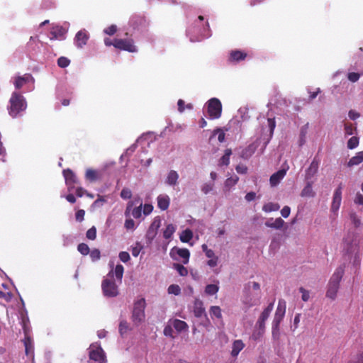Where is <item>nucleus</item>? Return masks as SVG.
<instances>
[{"mask_svg": "<svg viewBox=\"0 0 363 363\" xmlns=\"http://www.w3.org/2000/svg\"><path fill=\"white\" fill-rule=\"evenodd\" d=\"M26 108L27 102L25 97L21 93L13 92L9 99V107L8 108L9 115L16 118Z\"/></svg>", "mask_w": 363, "mask_h": 363, "instance_id": "nucleus-1", "label": "nucleus"}, {"mask_svg": "<svg viewBox=\"0 0 363 363\" xmlns=\"http://www.w3.org/2000/svg\"><path fill=\"white\" fill-rule=\"evenodd\" d=\"M344 251L347 255H354L353 264L360 265L359 247V244L354 242L352 238H347L344 240Z\"/></svg>", "mask_w": 363, "mask_h": 363, "instance_id": "nucleus-2", "label": "nucleus"}, {"mask_svg": "<svg viewBox=\"0 0 363 363\" xmlns=\"http://www.w3.org/2000/svg\"><path fill=\"white\" fill-rule=\"evenodd\" d=\"M146 306L145 299L141 298L134 303L132 313V320L135 325H138L145 319V308Z\"/></svg>", "mask_w": 363, "mask_h": 363, "instance_id": "nucleus-3", "label": "nucleus"}, {"mask_svg": "<svg viewBox=\"0 0 363 363\" xmlns=\"http://www.w3.org/2000/svg\"><path fill=\"white\" fill-rule=\"evenodd\" d=\"M111 279L106 278L102 281L101 289L103 294L106 297H116L118 294V289L113 279V274L111 272L108 274Z\"/></svg>", "mask_w": 363, "mask_h": 363, "instance_id": "nucleus-4", "label": "nucleus"}, {"mask_svg": "<svg viewBox=\"0 0 363 363\" xmlns=\"http://www.w3.org/2000/svg\"><path fill=\"white\" fill-rule=\"evenodd\" d=\"M206 109L210 119H218L222 114V104L218 99L212 98L207 101Z\"/></svg>", "mask_w": 363, "mask_h": 363, "instance_id": "nucleus-5", "label": "nucleus"}, {"mask_svg": "<svg viewBox=\"0 0 363 363\" xmlns=\"http://www.w3.org/2000/svg\"><path fill=\"white\" fill-rule=\"evenodd\" d=\"M286 308V303L284 299H279L278 302V306L274 314V320L272 322V332L273 334L275 331H279V325L281 322L282 321Z\"/></svg>", "mask_w": 363, "mask_h": 363, "instance_id": "nucleus-6", "label": "nucleus"}, {"mask_svg": "<svg viewBox=\"0 0 363 363\" xmlns=\"http://www.w3.org/2000/svg\"><path fill=\"white\" fill-rule=\"evenodd\" d=\"M113 46L117 49L129 52H136L138 51L137 47L135 45L134 40L132 38H116L113 40Z\"/></svg>", "mask_w": 363, "mask_h": 363, "instance_id": "nucleus-7", "label": "nucleus"}, {"mask_svg": "<svg viewBox=\"0 0 363 363\" xmlns=\"http://www.w3.org/2000/svg\"><path fill=\"white\" fill-rule=\"evenodd\" d=\"M194 314L196 318H201L204 316L206 318V324L204 325H208L210 324V321L207 317L206 313L205 308L203 307V303L202 301L199 299H196L194 303Z\"/></svg>", "mask_w": 363, "mask_h": 363, "instance_id": "nucleus-8", "label": "nucleus"}, {"mask_svg": "<svg viewBox=\"0 0 363 363\" xmlns=\"http://www.w3.org/2000/svg\"><path fill=\"white\" fill-rule=\"evenodd\" d=\"M89 39V34L88 31L85 29H82L77 33L74 41L75 45L78 48H82L85 45H86Z\"/></svg>", "mask_w": 363, "mask_h": 363, "instance_id": "nucleus-9", "label": "nucleus"}, {"mask_svg": "<svg viewBox=\"0 0 363 363\" xmlns=\"http://www.w3.org/2000/svg\"><path fill=\"white\" fill-rule=\"evenodd\" d=\"M175 254L182 259V262L184 264H186L189 262L190 252L188 249L174 247L172 249L170 252V255L174 259H177V258L174 257Z\"/></svg>", "mask_w": 363, "mask_h": 363, "instance_id": "nucleus-10", "label": "nucleus"}, {"mask_svg": "<svg viewBox=\"0 0 363 363\" xmlns=\"http://www.w3.org/2000/svg\"><path fill=\"white\" fill-rule=\"evenodd\" d=\"M89 356L91 359L100 362H102L105 359L104 352L99 346L91 345Z\"/></svg>", "mask_w": 363, "mask_h": 363, "instance_id": "nucleus-11", "label": "nucleus"}, {"mask_svg": "<svg viewBox=\"0 0 363 363\" xmlns=\"http://www.w3.org/2000/svg\"><path fill=\"white\" fill-rule=\"evenodd\" d=\"M63 175L69 190L70 191L74 189V184L78 183L75 174L70 169H67L63 170Z\"/></svg>", "mask_w": 363, "mask_h": 363, "instance_id": "nucleus-12", "label": "nucleus"}, {"mask_svg": "<svg viewBox=\"0 0 363 363\" xmlns=\"http://www.w3.org/2000/svg\"><path fill=\"white\" fill-rule=\"evenodd\" d=\"M342 201V184L339 185V186L335 189L334 194L333 202L331 204V211L333 212L337 211L341 204Z\"/></svg>", "mask_w": 363, "mask_h": 363, "instance_id": "nucleus-13", "label": "nucleus"}, {"mask_svg": "<svg viewBox=\"0 0 363 363\" xmlns=\"http://www.w3.org/2000/svg\"><path fill=\"white\" fill-rule=\"evenodd\" d=\"M133 202L129 201L127 204V207H126V209L125 211V216L129 217L130 213L131 212V214L133 216V218H140L141 215H142V206H143L142 203H140L139 206L135 207L134 208H133Z\"/></svg>", "mask_w": 363, "mask_h": 363, "instance_id": "nucleus-14", "label": "nucleus"}, {"mask_svg": "<svg viewBox=\"0 0 363 363\" xmlns=\"http://www.w3.org/2000/svg\"><path fill=\"white\" fill-rule=\"evenodd\" d=\"M34 78L30 74H25L23 76H18L15 79L14 86L16 89H20L26 84L34 83Z\"/></svg>", "mask_w": 363, "mask_h": 363, "instance_id": "nucleus-15", "label": "nucleus"}, {"mask_svg": "<svg viewBox=\"0 0 363 363\" xmlns=\"http://www.w3.org/2000/svg\"><path fill=\"white\" fill-rule=\"evenodd\" d=\"M320 161L315 157L311 162L309 167L306 171L305 179L306 180L311 179L318 172Z\"/></svg>", "mask_w": 363, "mask_h": 363, "instance_id": "nucleus-16", "label": "nucleus"}, {"mask_svg": "<svg viewBox=\"0 0 363 363\" xmlns=\"http://www.w3.org/2000/svg\"><path fill=\"white\" fill-rule=\"evenodd\" d=\"M287 169H282L274 173L269 179L270 184L272 186L278 185L281 180L285 177Z\"/></svg>", "mask_w": 363, "mask_h": 363, "instance_id": "nucleus-17", "label": "nucleus"}, {"mask_svg": "<svg viewBox=\"0 0 363 363\" xmlns=\"http://www.w3.org/2000/svg\"><path fill=\"white\" fill-rule=\"evenodd\" d=\"M345 273V267L340 266L337 267L332 275L329 282L340 286V281Z\"/></svg>", "mask_w": 363, "mask_h": 363, "instance_id": "nucleus-18", "label": "nucleus"}, {"mask_svg": "<svg viewBox=\"0 0 363 363\" xmlns=\"http://www.w3.org/2000/svg\"><path fill=\"white\" fill-rule=\"evenodd\" d=\"M247 57V53L240 50H232L230 53L229 61L230 62L244 60Z\"/></svg>", "mask_w": 363, "mask_h": 363, "instance_id": "nucleus-19", "label": "nucleus"}, {"mask_svg": "<svg viewBox=\"0 0 363 363\" xmlns=\"http://www.w3.org/2000/svg\"><path fill=\"white\" fill-rule=\"evenodd\" d=\"M65 34V30L62 26H55L52 28L50 33V40H56L62 38Z\"/></svg>", "mask_w": 363, "mask_h": 363, "instance_id": "nucleus-20", "label": "nucleus"}, {"mask_svg": "<svg viewBox=\"0 0 363 363\" xmlns=\"http://www.w3.org/2000/svg\"><path fill=\"white\" fill-rule=\"evenodd\" d=\"M157 206L162 211H165L169 208L170 199L167 195H160L157 196Z\"/></svg>", "mask_w": 363, "mask_h": 363, "instance_id": "nucleus-21", "label": "nucleus"}, {"mask_svg": "<svg viewBox=\"0 0 363 363\" xmlns=\"http://www.w3.org/2000/svg\"><path fill=\"white\" fill-rule=\"evenodd\" d=\"M245 347V344L241 340H236L233 342L231 356L236 357L240 352Z\"/></svg>", "mask_w": 363, "mask_h": 363, "instance_id": "nucleus-22", "label": "nucleus"}, {"mask_svg": "<svg viewBox=\"0 0 363 363\" xmlns=\"http://www.w3.org/2000/svg\"><path fill=\"white\" fill-rule=\"evenodd\" d=\"M339 285L328 283L326 296L332 300L335 299L339 289Z\"/></svg>", "mask_w": 363, "mask_h": 363, "instance_id": "nucleus-23", "label": "nucleus"}, {"mask_svg": "<svg viewBox=\"0 0 363 363\" xmlns=\"http://www.w3.org/2000/svg\"><path fill=\"white\" fill-rule=\"evenodd\" d=\"M363 162V151H360L356 153V155L350 159L347 162L348 167H352L359 165Z\"/></svg>", "mask_w": 363, "mask_h": 363, "instance_id": "nucleus-24", "label": "nucleus"}, {"mask_svg": "<svg viewBox=\"0 0 363 363\" xmlns=\"http://www.w3.org/2000/svg\"><path fill=\"white\" fill-rule=\"evenodd\" d=\"M179 179L178 173L174 170H171L167 177L166 183L170 186H174Z\"/></svg>", "mask_w": 363, "mask_h": 363, "instance_id": "nucleus-25", "label": "nucleus"}, {"mask_svg": "<svg viewBox=\"0 0 363 363\" xmlns=\"http://www.w3.org/2000/svg\"><path fill=\"white\" fill-rule=\"evenodd\" d=\"M232 155L231 149H226L224 155L219 160V166H228L230 164V157Z\"/></svg>", "mask_w": 363, "mask_h": 363, "instance_id": "nucleus-26", "label": "nucleus"}, {"mask_svg": "<svg viewBox=\"0 0 363 363\" xmlns=\"http://www.w3.org/2000/svg\"><path fill=\"white\" fill-rule=\"evenodd\" d=\"M301 196L302 197H313L315 196L312 188V182H308L306 184V186L301 191Z\"/></svg>", "mask_w": 363, "mask_h": 363, "instance_id": "nucleus-27", "label": "nucleus"}, {"mask_svg": "<svg viewBox=\"0 0 363 363\" xmlns=\"http://www.w3.org/2000/svg\"><path fill=\"white\" fill-rule=\"evenodd\" d=\"M172 325L174 328V329L179 333L186 330L188 328V325L186 324V323L179 319L174 320Z\"/></svg>", "mask_w": 363, "mask_h": 363, "instance_id": "nucleus-28", "label": "nucleus"}, {"mask_svg": "<svg viewBox=\"0 0 363 363\" xmlns=\"http://www.w3.org/2000/svg\"><path fill=\"white\" fill-rule=\"evenodd\" d=\"M193 238V232L187 228L182 231L179 236V239L182 242H189Z\"/></svg>", "mask_w": 363, "mask_h": 363, "instance_id": "nucleus-29", "label": "nucleus"}, {"mask_svg": "<svg viewBox=\"0 0 363 363\" xmlns=\"http://www.w3.org/2000/svg\"><path fill=\"white\" fill-rule=\"evenodd\" d=\"M255 148L252 145H248L242 151L241 157L245 160L250 158L255 152Z\"/></svg>", "mask_w": 363, "mask_h": 363, "instance_id": "nucleus-30", "label": "nucleus"}, {"mask_svg": "<svg viewBox=\"0 0 363 363\" xmlns=\"http://www.w3.org/2000/svg\"><path fill=\"white\" fill-rule=\"evenodd\" d=\"M273 308H274V303H270L268 306L262 311V313H261L260 316H259V319L262 320H264L266 321L267 320V318H269L271 312L273 310Z\"/></svg>", "mask_w": 363, "mask_h": 363, "instance_id": "nucleus-31", "label": "nucleus"}, {"mask_svg": "<svg viewBox=\"0 0 363 363\" xmlns=\"http://www.w3.org/2000/svg\"><path fill=\"white\" fill-rule=\"evenodd\" d=\"M279 208L280 206L278 203L269 202L263 206L262 210L264 212H272L278 211Z\"/></svg>", "mask_w": 363, "mask_h": 363, "instance_id": "nucleus-32", "label": "nucleus"}, {"mask_svg": "<svg viewBox=\"0 0 363 363\" xmlns=\"http://www.w3.org/2000/svg\"><path fill=\"white\" fill-rule=\"evenodd\" d=\"M111 272L113 273V274H115L118 280L121 281L124 272V267L122 264H118L116 266L114 272H113L112 271Z\"/></svg>", "mask_w": 363, "mask_h": 363, "instance_id": "nucleus-33", "label": "nucleus"}, {"mask_svg": "<svg viewBox=\"0 0 363 363\" xmlns=\"http://www.w3.org/2000/svg\"><path fill=\"white\" fill-rule=\"evenodd\" d=\"M219 290V286L216 284H208L205 288V293L207 295H215Z\"/></svg>", "mask_w": 363, "mask_h": 363, "instance_id": "nucleus-34", "label": "nucleus"}, {"mask_svg": "<svg viewBox=\"0 0 363 363\" xmlns=\"http://www.w3.org/2000/svg\"><path fill=\"white\" fill-rule=\"evenodd\" d=\"M209 312L211 318L216 317L219 319L222 318L221 309L219 306H211Z\"/></svg>", "mask_w": 363, "mask_h": 363, "instance_id": "nucleus-35", "label": "nucleus"}, {"mask_svg": "<svg viewBox=\"0 0 363 363\" xmlns=\"http://www.w3.org/2000/svg\"><path fill=\"white\" fill-rule=\"evenodd\" d=\"M175 231V228L172 224L167 225L165 230L163 232V236L165 239H169Z\"/></svg>", "mask_w": 363, "mask_h": 363, "instance_id": "nucleus-36", "label": "nucleus"}, {"mask_svg": "<svg viewBox=\"0 0 363 363\" xmlns=\"http://www.w3.org/2000/svg\"><path fill=\"white\" fill-rule=\"evenodd\" d=\"M85 177L91 182L96 181L98 177L97 172L96 170L89 169L86 172Z\"/></svg>", "mask_w": 363, "mask_h": 363, "instance_id": "nucleus-37", "label": "nucleus"}, {"mask_svg": "<svg viewBox=\"0 0 363 363\" xmlns=\"http://www.w3.org/2000/svg\"><path fill=\"white\" fill-rule=\"evenodd\" d=\"M174 269H175L181 276H186L188 274L187 269L181 264L174 263L173 264Z\"/></svg>", "mask_w": 363, "mask_h": 363, "instance_id": "nucleus-38", "label": "nucleus"}, {"mask_svg": "<svg viewBox=\"0 0 363 363\" xmlns=\"http://www.w3.org/2000/svg\"><path fill=\"white\" fill-rule=\"evenodd\" d=\"M24 346L26 350V354L29 355L33 353V345L31 342V339L30 337H26L24 339Z\"/></svg>", "mask_w": 363, "mask_h": 363, "instance_id": "nucleus-39", "label": "nucleus"}, {"mask_svg": "<svg viewBox=\"0 0 363 363\" xmlns=\"http://www.w3.org/2000/svg\"><path fill=\"white\" fill-rule=\"evenodd\" d=\"M77 250L82 255H89L90 252V249L86 243H80L77 246Z\"/></svg>", "mask_w": 363, "mask_h": 363, "instance_id": "nucleus-40", "label": "nucleus"}, {"mask_svg": "<svg viewBox=\"0 0 363 363\" xmlns=\"http://www.w3.org/2000/svg\"><path fill=\"white\" fill-rule=\"evenodd\" d=\"M129 330L128 323L126 320H121L119 324V333L123 336Z\"/></svg>", "mask_w": 363, "mask_h": 363, "instance_id": "nucleus-41", "label": "nucleus"}, {"mask_svg": "<svg viewBox=\"0 0 363 363\" xmlns=\"http://www.w3.org/2000/svg\"><path fill=\"white\" fill-rule=\"evenodd\" d=\"M89 254L93 262H96L101 259V252L99 249L94 248L90 250Z\"/></svg>", "mask_w": 363, "mask_h": 363, "instance_id": "nucleus-42", "label": "nucleus"}, {"mask_svg": "<svg viewBox=\"0 0 363 363\" xmlns=\"http://www.w3.org/2000/svg\"><path fill=\"white\" fill-rule=\"evenodd\" d=\"M359 145V138L357 137L353 136L349 139L347 141V147L350 150L354 149Z\"/></svg>", "mask_w": 363, "mask_h": 363, "instance_id": "nucleus-43", "label": "nucleus"}, {"mask_svg": "<svg viewBox=\"0 0 363 363\" xmlns=\"http://www.w3.org/2000/svg\"><path fill=\"white\" fill-rule=\"evenodd\" d=\"M350 220L355 228H359L362 223L361 220L358 218L356 213L352 212L350 214Z\"/></svg>", "mask_w": 363, "mask_h": 363, "instance_id": "nucleus-44", "label": "nucleus"}, {"mask_svg": "<svg viewBox=\"0 0 363 363\" xmlns=\"http://www.w3.org/2000/svg\"><path fill=\"white\" fill-rule=\"evenodd\" d=\"M284 224V220L281 218H277L272 222V225H269V228L274 229H281L283 227Z\"/></svg>", "mask_w": 363, "mask_h": 363, "instance_id": "nucleus-45", "label": "nucleus"}, {"mask_svg": "<svg viewBox=\"0 0 363 363\" xmlns=\"http://www.w3.org/2000/svg\"><path fill=\"white\" fill-rule=\"evenodd\" d=\"M70 64V60L66 57H60L57 60V65L61 68H65Z\"/></svg>", "mask_w": 363, "mask_h": 363, "instance_id": "nucleus-46", "label": "nucleus"}, {"mask_svg": "<svg viewBox=\"0 0 363 363\" xmlns=\"http://www.w3.org/2000/svg\"><path fill=\"white\" fill-rule=\"evenodd\" d=\"M167 291L169 294L174 295H179L181 293V289L177 284H171Z\"/></svg>", "mask_w": 363, "mask_h": 363, "instance_id": "nucleus-47", "label": "nucleus"}, {"mask_svg": "<svg viewBox=\"0 0 363 363\" xmlns=\"http://www.w3.org/2000/svg\"><path fill=\"white\" fill-rule=\"evenodd\" d=\"M86 237L89 240H94L96 238V228L94 226H92L89 228L86 233Z\"/></svg>", "mask_w": 363, "mask_h": 363, "instance_id": "nucleus-48", "label": "nucleus"}, {"mask_svg": "<svg viewBox=\"0 0 363 363\" xmlns=\"http://www.w3.org/2000/svg\"><path fill=\"white\" fill-rule=\"evenodd\" d=\"M238 180H239V178L238 176H234V177L228 178L225 182V187L233 186L237 184Z\"/></svg>", "mask_w": 363, "mask_h": 363, "instance_id": "nucleus-49", "label": "nucleus"}, {"mask_svg": "<svg viewBox=\"0 0 363 363\" xmlns=\"http://www.w3.org/2000/svg\"><path fill=\"white\" fill-rule=\"evenodd\" d=\"M201 248L208 258L216 257V256H215L213 250L208 249V246L206 244L202 245Z\"/></svg>", "mask_w": 363, "mask_h": 363, "instance_id": "nucleus-50", "label": "nucleus"}, {"mask_svg": "<svg viewBox=\"0 0 363 363\" xmlns=\"http://www.w3.org/2000/svg\"><path fill=\"white\" fill-rule=\"evenodd\" d=\"M213 186H214V184L213 182H210V183H205L202 187H201V191L205 194H207L208 193H209L210 191H211L213 189Z\"/></svg>", "mask_w": 363, "mask_h": 363, "instance_id": "nucleus-51", "label": "nucleus"}, {"mask_svg": "<svg viewBox=\"0 0 363 363\" xmlns=\"http://www.w3.org/2000/svg\"><path fill=\"white\" fill-rule=\"evenodd\" d=\"M132 196L131 191L128 188H124L121 191V197L123 199H130Z\"/></svg>", "mask_w": 363, "mask_h": 363, "instance_id": "nucleus-52", "label": "nucleus"}, {"mask_svg": "<svg viewBox=\"0 0 363 363\" xmlns=\"http://www.w3.org/2000/svg\"><path fill=\"white\" fill-rule=\"evenodd\" d=\"M142 249L143 246L140 245V243L137 242L136 245L135 247H133L131 250L133 256L138 257Z\"/></svg>", "mask_w": 363, "mask_h": 363, "instance_id": "nucleus-53", "label": "nucleus"}, {"mask_svg": "<svg viewBox=\"0 0 363 363\" xmlns=\"http://www.w3.org/2000/svg\"><path fill=\"white\" fill-rule=\"evenodd\" d=\"M216 133H218V140L220 143H223L225 140V133L221 129H216L213 130V135H215Z\"/></svg>", "mask_w": 363, "mask_h": 363, "instance_id": "nucleus-54", "label": "nucleus"}, {"mask_svg": "<svg viewBox=\"0 0 363 363\" xmlns=\"http://www.w3.org/2000/svg\"><path fill=\"white\" fill-rule=\"evenodd\" d=\"M130 24L134 27L135 28L136 27V24L138 22L140 24H142L145 22V19L142 17H139V16H133L131 19H130Z\"/></svg>", "mask_w": 363, "mask_h": 363, "instance_id": "nucleus-55", "label": "nucleus"}, {"mask_svg": "<svg viewBox=\"0 0 363 363\" xmlns=\"http://www.w3.org/2000/svg\"><path fill=\"white\" fill-rule=\"evenodd\" d=\"M299 291L302 294L301 298L303 301L306 302L309 300V291L306 290L303 287H300Z\"/></svg>", "mask_w": 363, "mask_h": 363, "instance_id": "nucleus-56", "label": "nucleus"}, {"mask_svg": "<svg viewBox=\"0 0 363 363\" xmlns=\"http://www.w3.org/2000/svg\"><path fill=\"white\" fill-rule=\"evenodd\" d=\"M116 31L117 26L116 25H111L104 30V33L108 35H114L116 33Z\"/></svg>", "mask_w": 363, "mask_h": 363, "instance_id": "nucleus-57", "label": "nucleus"}, {"mask_svg": "<svg viewBox=\"0 0 363 363\" xmlns=\"http://www.w3.org/2000/svg\"><path fill=\"white\" fill-rule=\"evenodd\" d=\"M118 257H119V259H121V261H122L124 263L128 262L130 259L129 253L127 252H125V251L121 252L119 253Z\"/></svg>", "mask_w": 363, "mask_h": 363, "instance_id": "nucleus-58", "label": "nucleus"}, {"mask_svg": "<svg viewBox=\"0 0 363 363\" xmlns=\"http://www.w3.org/2000/svg\"><path fill=\"white\" fill-rule=\"evenodd\" d=\"M124 225L127 230H134L135 222L133 219L128 218L125 220Z\"/></svg>", "mask_w": 363, "mask_h": 363, "instance_id": "nucleus-59", "label": "nucleus"}, {"mask_svg": "<svg viewBox=\"0 0 363 363\" xmlns=\"http://www.w3.org/2000/svg\"><path fill=\"white\" fill-rule=\"evenodd\" d=\"M359 77H360L359 74H358L357 72H350L348 74L347 78L350 82H356L359 80Z\"/></svg>", "mask_w": 363, "mask_h": 363, "instance_id": "nucleus-60", "label": "nucleus"}, {"mask_svg": "<svg viewBox=\"0 0 363 363\" xmlns=\"http://www.w3.org/2000/svg\"><path fill=\"white\" fill-rule=\"evenodd\" d=\"M85 211L83 209L78 210L76 212L75 218L77 221L82 222L84 218Z\"/></svg>", "mask_w": 363, "mask_h": 363, "instance_id": "nucleus-61", "label": "nucleus"}, {"mask_svg": "<svg viewBox=\"0 0 363 363\" xmlns=\"http://www.w3.org/2000/svg\"><path fill=\"white\" fill-rule=\"evenodd\" d=\"M267 123L270 130V135L272 136L276 127V122L274 118H268Z\"/></svg>", "mask_w": 363, "mask_h": 363, "instance_id": "nucleus-62", "label": "nucleus"}, {"mask_svg": "<svg viewBox=\"0 0 363 363\" xmlns=\"http://www.w3.org/2000/svg\"><path fill=\"white\" fill-rule=\"evenodd\" d=\"M353 126L352 123H346L345 125V133L347 135H351L353 134Z\"/></svg>", "mask_w": 363, "mask_h": 363, "instance_id": "nucleus-63", "label": "nucleus"}, {"mask_svg": "<svg viewBox=\"0 0 363 363\" xmlns=\"http://www.w3.org/2000/svg\"><path fill=\"white\" fill-rule=\"evenodd\" d=\"M348 363H363V352L358 354L354 359L350 361Z\"/></svg>", "mask_w": 363, "mask_h": 363, "instance_id": "nucleus-64", "label": "nucleus"}]
</instances>
